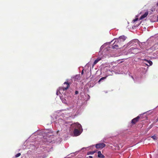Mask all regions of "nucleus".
<instances>
[{
	"mask_svg": "<svg viewBox=\"0 0 158 158\" xmlns=\"http://www.w3.org/2000/svg\"><path fill=\"white\" fill-rule=\"evenodd\" d=\"M64 85H66V87L64 86L62 87H60L57 90L56 92V94L57 95H58V93L60 94L61 93H63L64 91L68 89L70 86V84L68 82H65L63 84Z\"/></svg>",
	"mask_w": 158,
	"mask_h": 158,
	"instance_id": "1",
	"label": "nucleus"
},
{
	"mask_svg": "<svg viewBox=\"0 0 158 158\" xmlns=\"http://www.w3.org/2000/svg\"><path fill=\"white\" fill-rule=\"evenodd\" d=\"M127 37L124 35L120 36L117 39L118 41H119L123 45V42L126 40Z\"/></svg>",
	"mask_w": 158,
	"mask_h": 158,
	"instance_id": "2",
	"label": "nucleus"
},
{
	"mask_svg": "<svg viewBox=\"0 0 158 158\" xmlns=\"http://www.w3.org/2000/svg\"><path fill=\"white\" fill-rule=\"evenodd\" d=\"M106 146V144L103 143H100L96 144L95 147L97 148H102Z\"/></svg>",
	"mask_w": 158,
	"mask_h": 158,
	"instance_id": "3",
	"label": "nucleus"
},
{
	"mask_svg": "<svg viewBox=\"0 0 158 158\" xmlns=\"http://www.w3.org/2000/svg\"><path fill=\"white\" fill-rule=\"evenodd\" d=\"M73 126L74 127V129H78V130H80L81 127V124L78 123H76L73 124Z\"/></svg>",
	"mask_w": 158,
	"mask_h": 158,
	"instance_id": "4",
	"label": "nucleus"
},
{
	"mask_svg": "<svg viewBox=\"0 0 158 158\" xmlns=\"http://www.w3.org/2000/svg\"><path fill=\"white\" fill-rule=\"evenodd\" d=\"M140 118V116L139 115L136 118L133 119L131 121V123L133 124H135L136 123L139 121Z\"/></svg>",
	"mask_w": 158,
	"mask_h": 158,
	"instance_id": "5",
	"label": "nucleus"
},
{
	"mask_svg": "<svg viewBox=\"0 0 158 158\" xmlns=\"http://www.w3.org/2000/svg\"><path fill=\"white\" fill-rule=\"evenodd\" d=\"M80 130H78V129H75L74 130L73 133L75 136H77L80 134L81 133Z\"/></svg>",
	"mask_w": 158,
	"mask_h": 158,
	"instance_id": "6",
	"label": "nucleus"
},
{
	"mask_svg": "<svg viewBox=\"0 0 158 158\" xmlns=\"http://www.w3.org/2000/svg\"><path fill=\"white\" fill-rule=\"evenodd\" d=\"M112 48L113 49H118V48H120V46L118 45L117 44L114 42V43L113 44Z\"/></svg>",
	"mask_w": 158,
	"mask_h": 158,
	"instance_id": "7",
	"label": "nucleus"
},
{
	"mask_svg": "<svg viewBox=\"0 0 158 158\" xmlns=\"http://www.w3.org/2000/svg\"><path fill=\"white\" fill-rule=\"evenodd\" d=\"M148 15V11L146 12L143 15H141L140 17V19H142L145 17H146Z\"/></svg>",
	"mask_w": 158,
	"mask_h": 158,
	"instance_id": "8",
	"label": "nucleus"
},
{
	"mask_svg": "<svg viewBox=\"0 0 158 158\" xmlns=\"http://www.w3.org/2000/svg\"><path fill=\"white\" fill-rule=\"evenodd\" d=\"M136 41V40H131L127 43V46H128L130 45H131V46L134 43H135Z\"/></svg>",
	"mask_w": 158,
	"mask_h": 158,
	"instance_id": "9",
	"label": "nucleus"
},
{
	"mask_svg": "<svg viewBox=\"0 0 158 158\" xmlns=\"http://www.w3.org/2000/svg\"><path fill=\"white\" fill-rule=\"evenodd\" d=\"M98 157H99L101 158H104L105 157V156L101 153V152L100 151H99L98 152Z\"/></svg>",
	"mask_w": 158,
	"mask_h": 158,
	"instance_id": "10",
	"label": "nucleus"
},
{
	"mask_svg": "<svg viewBox=\"0 0 158 158\" xmlns=\"http://www.w3.org/2000/svg\"><path fill=\"white\" fill-rule=\"evenodd\" d=\"M114 42L117 44L118 45L120 46V48H121L122 47L123 45L116 39L115 40Z\"/></svg>",
	"mask_w": 158,
	"mask_h": 158,
	"instance_id": "11",
	"label": "nucleus"
},
{
	"mask_svg": "<svg viewBox=\"0 0 158 158\" xmlns=\"http://www.w3.org/2000/svg\"><path fill=\"white\" fill-rule=\"evenodd\" d=\"M101 58L98 57L97 59H96L94 62L93 63V65H95L99 61H100L101 60Z\"/></svg>",
	"mask_w": 158,
	"mask_h": 158,
	"instance_id": "12",
	"label": "nucleus"
},
{
	"mask_svg": "<svg viewBox=\"0 0 158 158\" xmlns=\"http://www.w3.org/2000/svg\"><path fill=\"white\" fill-rule=\"evenodd\" d=\"M144 60L148 63L149 64V66L152 65V62L150 60H148L146 59H144Z\"/></svg>",
	"mask_w": 158,
	"mask_h": 158,
	"instance_id": "13",
	"label": "nucleus"
},
{
	"mask_svg": "<svg viewBox=\"0 0 158 158\" xmlns=\"http://www.w3.org/2000/svg\"><path fill=\"white\" fill-rule=\"evenodd\" d=\"M96 152L95 151H94L92 152H87V155H93Z\"/></svg>",
	"mask_w": 158,
	"mask_h": 158,
	"instance_id": "14",
	"label": "nucleus"
},
{
	"mask_svg": "<svg viewBox=\"0 0 158 158\" xmlns=\"http://www.w3.org/2000/svg\"><path fill=\"white\" fill-rule=\"evenodd\" d=\"M106 77H102L98 81V82L99 83L100 81H102V80H103L105 79Z\"/></svg>",
	"mask_w": 158,
	"mask_h": 158,
	"instance_id": "15",
	"label": "nucleus"
},
{
	"mask_svg": "<svg viewBox=\"0 0 158 158\" xmlns=\"http://www.w3.org/2000/svg\"><path fill=\"white\" fill-rule=\"evenodd\" d=\"M20 155H21V153H18L15 155V157H18Z\"/></svg>",
	"mask_w": 158,
	"mask_h": 158,
	"instance_id": "16",
	"label": "nucleus"
},
{
	"mask_svg": "<svg viewBox=\"0 0 158 158\" xmlns=\"http://www.w3.org/2000/svg\"><path fill=\"white\" fill-rule=\"evenodd\" d=\"M151 137L154 139H157V137L155 135H153V136H152Z\"/></svg>",
	"mask_w": 158,
	"mask_h": 158,
	"instance_id": "17",
	"label": "nucleus"
},
{
	"mask_svg": "<svg viewBox=\"0 0 158 158\" xmlns=\"http://www.w3.org/2000/svg\"><path fill=\"white\" fill-rule=\"evenodd\" d=\"M138 18H136L135 19H134L133 20V21L134 22H135V21H137L138 20Z\"/></svg>",
	"mask_w": 158,
	"mask_h": 158,
	"instance_id": "18",
	"label": "nucleus"
},
{
	"mask_svg": "<svg viewBox=\"0 0 158 158\" xmlns=\"http://www.w3.org/2000/svg\"><path fill=\"white\" fill-rule=\"evenodd\" d=\"M78 93H79L78 91H76L75 92V94H78Z\"/></svg>",
	"mask_w": 158,
	"mask_h": 158,
	"instance_id": "19",
	"label": "nucleus"
},
{
	"mask_svg": "<svg viewBox=\"0 0 158 158\" xmlns=\"http://www.w3.org/2000/svg\"><path fill=\"white\" fill-rule=\"evenodd\" d=\"M93 158V157L91 156H89L88 157H87V158Z\"/></svg>",
	"mask_w": 158,
	"mask_h": 158,
	"instance_id": "20",
	"label": "nucleus"
},
{
	"mask_svg": "<svg viewBox=\"0 0 158 158\" xmlns=\"http://www.w3.org/2000/svg\"><path fill=\"white\" fill-rule=\"evenodd\" d=\"M157 21H158V16H157Z\"/></svg>",
	"mask_w": 158,
	"mask_h": 158,
	"instance_id": "21",
	"label": "nucleus"
},
{
	"mask_svg": "<svg viewBox=\"0 0 158 158\" xmlns=\"http://www.w3.org/2000/svg\"><path fill=\"white\" fill-rule=\"evenodd\" d=\"M83 71H82V72H81V74H83Z\"/></svg>",
	"mask_w": 158,
	"mask_h": 158,
	"instance_id": "22",
	"label": "nucleus"
},
{
	"mask_svg": "<svg viewBox=\"0 0 158 158\" xmlns=\"http://www.w3.org/2000/svg\"><path fill=\"white\" fill-rule=\"evenodd\" d=\"M131 77L133 78V79H134V78H133V77H132V76H131Z\"/></svg>",
	"mask_w": 158,
	"mask_h": 158,
	"instance_id": "23",
	"label": "nucleus"
}]
</instances>
